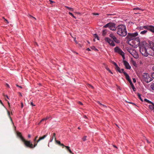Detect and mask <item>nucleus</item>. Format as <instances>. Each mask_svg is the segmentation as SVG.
I'll use <instances>...</instances> for the list:
<instances>
[{"instance_id": "f257e3e1", "label": "nucleus", "mask_w": 154, "mask_h": 154, "mask_svg": "<svg viewBox=\"0 0 154 154\" xmlns=\"http://www.w3.org/2000/svg\"><path fill=\"white\" fill-rule=\"evenodd\" d=\"M149 47H147L146 42H143L140 46V51L142 55L146 57L150 55L154 56V43L151 42Z\"/></svg>"}, {"instance_id": "f03ea898", "label": "nucleus", "mask_w": 154, "mask_h": 154, "mask_svg": "<svg viewBox=\"0 0 154 154\" xmlns=\"http://www.w3.org/2000/svg\"><path fill=\"white\" fill-rule=\"evenodd\" d=\"M117 33L119 36H125L127 34L126 26L123 25H120L116 27Z\"/></svg>"}, {"instance_id": "7ed1b4c3", "label": "nucleus", "mask_w": 154, "mask_h": 154, "mask_svg": "<svg viewBox=\"0 0 154 154\" xmlns=\"http://www.w3.org/2000/svg\"><path fill=\"white\" fill-rule=\"evenodd\" d=\"M138 35V33L136 32L134 33H129L128 34L127 38L128 40V43H130L131 42L135 39V37Z\"/></svg>"}, {"instance_id": "20e7f679", "label": "nucleus", "mask_w": 154, "mask_h": 154, "mask_svg": "<svg viewBox=\"0 0 154 154\" xmlns=\"http://www.w3.org/2000/svg\"><path fill=\"white\" fill-rule=\"evenodd\" d=\"M116 24L112 22H110L106 24L103 26V27L107 28L108 27L111 30L115 31L116 29Z\"/></svg>"}, {"instance_id": "39448f33", "label": "nucleus", "mask_w": 154, "mask_h": 154, "mask_svg": "<svg viewBox=\"0 0 154 154\" xmlns=\"http://www.w3.org/2000/svg\"><path fill=\"white\" fill-rule=\"evenodd\" d=\"M143 76L145 81L147 83L149 82L152 80V78L149 77V74L147 73H144Z\"/></svg>"}, {"instance_id": "423d86ee", "label": "nucleus", "mask_w": 154, "mask_h": 154, "mask_svg": "<svg viewBox=\"0 0 154 154\" xmlns=\"http://www.w3.org/2000/svg\"><path fill=\"white\" fill-rule=\"evenodd\" d=\"M22 141L24 143V144L27 147H29L31 149H33L34 148L33 144L32 143H31L30 141H27L24 139Z\"/></svg>"}, {"instance_id": "0eeeda50", "label": "nucleus", "mask_w": 154, "mask_h": 154, "mask_svg": "<svg viewBox=\"0 0 154 154\" xmlns=\"http://www.w3.org/2000/svg\"><path fill=\"white\" fill-rule=\"evenodd\" d=\"M144 29L149 30L154 33V26L152 25L144 26Z\"/></svg>"}, {"instance_id": "6e6552de", "label": "nucleus", "mask_w": 154, "mask_h": 154, "mask_svg": "<svg viewBox=\"0 0 154 154\" xmlns=\"http://www.w3.org/2000/svg\"><path fill=\"white\" fill-rule=\"evenodd\" d=\"M140 38L139 37H137V38H135L134 39L133 41H131V42L132 43H133V44L135 45V43H134L135 41H136L137 42L136 45V46H137V45H138V46H139V47L140 48V46L141 45V44L143 42H142L141 43V44L140 45Z\"/></svg>"}, {"instance_id": "1a4fd4ad", "label": "nucleus", "mask_w": 154, "mask_h": 154, "mask_svg": "<svg viewBox=\"0 0 154 154\" xmlns=\"http://www.w3.org/2000/svg\"><path fill=\"white\" fill-rule=\"evenodd\" d=\"M105 40L106 42H107L110 45L114 46L115 45V43L113 41L111 40L109 38L106 37L105 38Z\"/></svg>"}, {"instance_id": "9d476101", "label": "nucleus", "mask_w": 154, "mask_h": 154, "mask_svg": "<svg viewBox=\"0 0 154 154\" xmlns=\"http://www.w3.org/2000/svg\"><path fill=\"white\" fill-rule=\"evenodd\" d=\"M114 51L115 52L119 53L121 55L124 53L118 47H116L114 48Z\"/></svg>"}, {"instance_id": "9b49d317", "label": "nucleus", "mask_w": 154, "mask_h": 154, "mask_svg": "<svg viewBox=\"0 0 154 154\" xmlns=\"http://www.w3.org/2000/svg\"><path fill=\"white\" fill-rule=\"evenodd\" d=\"M123 63L126 69H131V67L129 65V63L127 61L123 60Z\"/></svg>"}, {"instance_id": "f8f14e48", "label": "nucleus", "mask_w": 154, "mask_h": 154, "mask_svg": "<svg viewBox=\"0 0 154 154\" xmlns=\"http://www.w3.org/2000/svg\"><path fill=\"white\" fill-rule=\"evenodd\" d=\"M109 37L111 38L113 40V41H115L116 42H118L117 38L113 34H110L109 35Z\"/></svg>"}, {"instance_id": "ddd939ff", "label": "nucleus", "mask_w": 154, "mask_h": 154, "mask_svg": "<svg viewBox=\"0 0 154 154\" xmlns=\"http://www.w3.org/2000/svg\"><path fill=\"white\" fill-rule=\"evenodd\" d=\"M17 136L19 137L21 140L22 141L24 139V138L22 136V134L20 132H17Z\"/></svg>"}, {"instance_id": "4468645a", "label": "nucleus", "mask_w": 154, "mask_h": 154, "mask_svg": "<svg viewBox=\"0 0 154 154\" xmlns=\"http://www.w3.org/2000/svg\"><path fill=\"white\" fill-rule=\"evenodd\" d=\"M150 104H151L149 105V107L150 109L152 110H153L154 112V103L152 102V103Z\"/></svg>"}, {"instance_id": "2eb2a0df", "label": "nucleus", "mask_w": 154, "mask_h": 154, "mask_svg": "<svg viewBox=\"0 0 154 154\" xmlns=\"http://www.w3.org/2000/svg\"><path fill=\"white\" fill-rule=\"evenodd\" d=\"M38 136H36L35 139H34V145L33 146H34V147H35L37 145V143L38 142H37V139L38 138Z\"/></svg>"}, {"instance_id": "dca6fc26", "label": "nucleus", "mask_w": 154, "mask_h": 154, "mask_svg": "<svg viewBox=\"0 0 154 154\" xmlns=\"http://www.w3.org/2000/svg\"><path fill=\"white\" fill-rule=\"evenodd\" d=\"M48 134H46L45 135L42 137H39V139L37 140V142H39L41 140L44 139L47 136Z\"/></svg>"}, {"instance_id": "f3484780", "label": "nucleus", "mask_w": 154, "mask_h": 154, "mask_svg": "<svg viewBox=\"0 0 154 154\" xmlns=\"http://www.w3.org/2000/svg\"><path fill=\"white\" fill-rule=\"evenodd\" d=\"M54 139L55 140H56V134L54 133L53 134V135L52 136L51 138L50 139V142H51Z\"/></svg>"}, {"instance_id": "a211bd4d", "label": "nucleus", "mask_w": 154, "mask_h": 154, "mask_svg": "<svg viewBox=\"0 0 154 154\" xmlns=\"http://www.w3.org/2000/svg\"><path fill=\"white\" fill-rule=\"evenodd\" d=\"M124 74L125 76L126 79L128 80H129L130 79V77L128 74L126 72H124Z\"/></svg>"}, {"instance_id": "6ab92c4d", "label": "nucleus", "mask_w": 154, "mask_h": 154, "mask_svg": "<svg viewBox=\"0 0 154 154\" xmlns=\"http://www.w3.org/2000/svg\"><path fill=\"white\" fill-rule=\"evenodd\" d=\"M115 69L117 71H118L119 72L122 73V72L120 70V68L118 66L115 67Z\"/></svg>"}, {"instance_id": "aec40b11", "label": "nucleus", "mask_w": 154, "mask_h": 154, "mask_svg": "<svg viewBox=\"0 0 154 154\" xmlns=\"http://www.w3.org/2000/svg\"><path fill=\"white\" fill-rule=\"evenodd\" d=\"M65 147L66 148V149H67V150H68L70 153L71 154H73L71 150L70 149L69 147L68 146H65Z\"/></svg>"}, {"instance_id": "412c9836", "label": "nucleus", "mask_w": 154, "mask_h": 154, "mask_svg": "<svg viewBox=\"0 0 154 154\" xmlns=\"http://www.w3.org/2000/svg\"><path fill=\"white\" fill-rule=\"evenodd\" d=\"M65 147L66 148V149H67V150H68L70 153L71 154H73L71 150L70 149L69 147L68 146H65Z\"/></svg>"}, {"instance_id": "4be33fe9", "label": "nucleus", "mask_w": 154, "mask_h": 154, "mask_svg": "<svg viewBox=\"0 0 154 154\" xmlns=\"http://www.w3.org/2000/svg\"><path fill=\"white\" fill-rule=\"evenodd\" d=\"M147 32V30H144L140 32V34L142 35H145Z\"/></svg>"}, {"instance_id": "5701e85b", "label": "nucleus", "mask_w": 154, "mask_h": 154, "mask_svg": "<svg viewBox=\"0 0 154 154\" xmlns=\"http://www.w3.org/2000/svg\"><path fill=\"white\" fill-rule=\"evenodd\" d=\"M106 33H107V32H106V29H105V30H103V33H102L103 35V36H105L106 34Z\"/></svg>"}, {"instance_id": "b1692460", "label": "nucleus", "mask_w": 154, "mask_h": 154, "mask_svg": "<svg viewBox=\"0 0 154 154\" xmlns=\"http://www.w3.org/2000/svg\"><path fill=\"white\" fill-rule=\"evenodd\" d=\"M144 100L145 101H146V102L148 103H150V104L152 103V102L151 101H150L149 100L147 99H145Z\"/></svg>"}, {"instance_id": "393cba45", "label": "nucleus", "mask_w": 154, "mask_h": 154, "mask_svg": "<svg viewBox=\"0 0 154 154\" xmlns=\"http://www.w3.org/2000/svg\"><path fill=\"white\" fill-rule=\"evenodd\" d=\"M65 7L66 8H67L68 9H69V10L71 11H73V8H69V7L67 6H65Z\"/></svg>"}, {"instance_id": "a878e982", "label": "nucleus", "mask_w": 154, "mask_h": 154, "mask_svg": "<svg viewBox=\"0 0 154 154\" xmlns=\"http://www.w3.org/2000/svg\"><path fill=\"white\" fill-rule=\"evenodd\" d=\"M141 94H138V96L139 97V98L141 100V101H143V100L141 98Z\"/></svg>"}, {"instance_id": "bb28decb", "label": "nucleus", "mask_w": 154, "mask_h": 154, "mask_svg": "<svg viewBox=\"0 0 154 154\" xmlns=\"http://www.w3.org/2000/svg\"><path fill=\"white\" fill-rule=\"evenodd\" d=\"M94 35L95 38H97L98 40H99V38L97 34H94Z\"/></svg>"}, {"instance_id": "cd10ccee", "label": "nucleus", "mask_w": 154, "mask_h": 154, "mask_svg": "<svg viewBox=\"0 0 154 154\" xmlns=\"http://www.w3.org/2000/svg\"><path fill=\"white\" fill-rule=\"evenodd\" d=\"M69 14L70 15H71V16H72L73 17H74V18H75V19H76V17L73 15L70 12H69Z\"/></svg>"}, {"instance_id": "c85d7f7f", "label": "nucleus", "mask_w": 154, "mask_h": 154, "mask_svg": "<svg viewBox=\"0 0 154 154\" xmlns=\"http://www.w3.org/2000/svg\"><path fill=\"white\" fill-rule=\"evenodd\" d=\"M150 87L152 90H154V83L151 85Z\"/></svg>"}, {"instance_id": "c756f323", "label": "nucleus", "mask_w": 154, "mask_h": 154, "mask_svg": "<svg viewBox=\"0 0 154 154\" xmlns=\"http://www.w3.org/2000/svg\"><path fill=\"white\" fill-rule=\"evenodd\" d=\"M139 29L141 30H143L144 29V26H140L139 27Z\"/></svg>"}, {"instance_id": "7c9ffc66", "label": "nucleus", "mask_w": 154, "mask_h": 154, "mask_svg": "<svg viewBox=\"0 0 154 154\" xmlns=\"http://www.w3.org/2000/svg\"><path fill=\"white\" fill-rule=\"evenodd\" d=\"M56 143L58 144L59 145L61 143L60 141L57 140H55Z\"/></svg>"}, {"instance_id": "2f4dec72", "label": "nucleus", "mask_w": 154, "mask_h": 154, "mask_svg": "<svg viewBox=\"0 0 154 154\" xmlns=\"http://www.w3.org/2000/svg\"><path fill=\"white\" fill-rule=\"evenodd\" d=\"M87 137L86 136H85L83 138H82V140L83 141H85L86 140V138Z\"/></svg>"}, {"instance_id": "473e14b6", "label": "nucleus", "mask_w": 154, "mask_h": 154, "mask_svg": "<svg viewBox=\"0 0 154 154\" xmlns=\"http://www.w3.org/2000/svg\"><path fill=\"white\" fill-rule=\"evenodd\" d=\"M106 69L109 72H110V73H111L112 74H113L112 72L111 71V70H110V69H109V68H106Z\"/></svg>"}, {"instance_id": "72a5a7b5", "label": "nucleus", "mask_w": 154, "mask_h": 154, "mask_svg": "<svg viewBox=\"0 0 154 154\" xmlns=\"http://www.w3.org/2000/svg\"><path fill=\"white\" fill-rule=\"evenodd\" d=\"M8 115H9V118H10V120H11V121L12 122V119H11V117L10 116V112H9L8 111Z\"/></svg>"}, {"instance_id": "f704fd0d", "label": "nucleus", "mask_w": 154, "mask_h": 154, "mask_svg": "<svg viewBox=\"0 0 154 154\" xmlns=\"http://www.w3.org/2000/svg\"><path fill=\"white\" fill-rule=\"evenodd\" d=\"M124 54H125L124 53H123V54H122L121 55L122 56L123 60H124L125 58V56H124Z\"/></svg>"}, {"instance_id": "c9c22d12", "label": "nucleus", "mask_w": 154, "mask_h": 154, "mask_svg": "<svg viewBox=\"0 0 154 154\" xmlns=\"http://www.w3.org/2000/svg\"><path fill=\"white\" fill-rule=\"evenodd\" d=\"M112 63L115 66V67H116L117 66H118V65L116 64V63L115 62H112Z\"/></svg>"}, {"instance_id": "e433bc0d", "label": "nucleus", "mask_w": 154, "mask_h": 154, "mask_svg": "<svg viewBox=\"0 0 154 154\" xmlns=\"http://www.w3.org/2000/svg\"><path fill=\"white\" fill-rule=\"evenodd\" d=\"M132 63H133V65L134 66H136V62L134 61H133V62H132Z\"/></svg>"}, {"instance_id": "4c0bfd02", "label": "nucleus", "mask_w": 154, "mask_h": 154, "mask_svg": "<svg viewBox=\"0 0 154 154\" xmlns=\"http://www.w3.org/2000/svg\"><path fill=\"white\" fill-rule=\"evenodd\" d=\"M45 120H46L45 119V118H44V119H42V120L39 123V124L41 123V122H42V121H45Z\"/></svg>"}, {"instance_id": "58836bf2", "label": "nucleus", "mask_w": 154, "mask_h": 154, "mask_svg": "<svg viewBox=\"0 0 154 154\" xmlns=\"http://www.w3.org/2000/svg\"><path fill=\"white\" fill-rule=\"evenodd\" d=\"M134 10H141V9L139 8H134Z\"/></svg>"}, {"instance_id": "ea45409f", "label": "nucleus", "mask_w": 154, "mask_h": 154, "mask_svg": "<svg viewBox=\"0 0 154 154\" xmlns=\"http://www.w3.org/2000/svg\"><path fill=\"white\" fill-rule=\"evenodd\" d=\"M133 90V91H136V88H135L134 86V87H133L132 88Z\"/></svg>"}, {"instance_id": "a19ab883", "label": "nucleus", "mask_w": 154, "mask_h": 154, "mask_svg": "<svg viewBox=\"0 0 154 154\" xmlns=\"http://www.w3.org/2000/svg\"><path fill=\"white\" fill-rule=\"evenodd\" d=\"M59 145L61 146H63V147H65V146L63 144L61 143L60 144V145Z\"/></svg>"}, {"instance_id": "79ce46f5", "label": "nucleus", "mask_w": 154, "mask_h": 154, "mask_svg": "<svg viewBox=\"0 0 154 154\" xmlns=\"http://www.w3.org/2000/svg\"><path fill=\"white\" fill-rule=\"evenodd\" d=\"M78 103L79 104H80V105H83L82 103L80 101H79L78 102Z\"/></svg>"}, {"instance_id": "37998d69", "label": "nucleus", "mask_w": 154, "mask_h": 154, "mask_svg": "<svg viewBox=\"0 0 154 154\" xmlns=\"http://www.w3.org/2000/svg\"><path fill=\"white\" fill-rule=\"evenodd\" d=\"M120 70H121V71H122V73H124V72H124V69H120Z\"/></svg>"}, {"instance_id": "c03bdc74", "label": "nucleus", "mask_w": 154, "mask_h": 154, "mask_svg": "<svg viewBox=\"0 0 154 154\" xmlns=\"http://www.w3.org/2000/svg\"><path fill=\"white\" fill-rule=\"evenodd\" d=\"M152 77L154 79V72H153L152 74Z\"/></svg>"}, {"instance_id": "a18cd8bd", "label": "nucleus", "mask_w": 154, "mask_h": 154, "mask_svg": "<svg viewBox=\"0 0 154 154\" xmlns=\"http://www.w3.org/2000/svg\"><path fill=\"white\" fill-rule=\"evenodd\" d=\"M129 82L130 84H131V83H132V82H131V79H129V80L128 81Z\"/></svg>"}, {"instance_id": "49530a36", "label": "nucleus", "mask_w": 154, "mask_h": 154, "mask_svg": "<svg viewBox=\"0 0 154 154\" xmlns=\"http://www.w3.org/2000/svg\"><path fill=\"white\" fill-rule=\"evenodd\" d=\"M133 80L134 82L135 83L136 82V80L135 78H133Z\"/></svg>"}, {"instance_id": "de8ad7c7", "label": "nucleus", "mask_w": 154, "mask_h": 154, "mask_svg": "<svg viewBox=\"0 0 154 154\" xmlns=\"http://www.w3.org/2000/svg\"><path fill=\"white\" fill-rule=\"evenodd\" d=\"M31 105L32 106H35V105H34L32 102L31 103Z\"/></svg>"}, {"instance_id": "09e8293b", "label": "nucleus", "mask_w": 154, "mask_h": 154, "mask_svg": "<svg viewBox=\"0 0 154 154\" xmlns=\"http://www.w3.org/2000/svg\"><path fill=\"white\" fill-rule=\"evenodd\" d=\"M21 108H22L23 106V104L22 102H21Z\"/></svg>"}, {"instance_id": "8fccbe9b", "label": "nucleus", "mask_w": 154, "mask_h": 154, "mask_svg": "<svg viewBox=\"0 0 154 154\" xmlns=\"http://www.w3.org/2000/svg\"><path fill=\"white\" fill-rule=\"evenodd\" d=\"M3 18L4 19H5V20L7 22V23H8L9 22L7 20L5 19L4 17H3Z\"/></svg>"}, {"instance_id": "3c124183", "label": "nucleus", "mask_w": 154, "mask_h": 154, "mask_svg": "<svg viewBox=\"0 0 154 154\" xmlns=\"http://www.w3.org/2000/svg\"><path fill=\"white\" fill-rule=\"evenodd\" d=\"M131 87H134V85L132 83H131V84H130Z\"/></svg>"}, {"instance_id": "603ef678", "label": "nucleus", "mask_w": 154, "mask_h": 154, "mask_svg": "<svg viewBox=\"0 0 154 154\" xmlns=\"http://www.w3.org/2000/svg\"><path fill=\"white\" fill-rule=\"evenodd\" d=\"M16 86H17V87H19V88H22V87L21 86H19V85H16Z\"/></svg>"}, {"instance_id": "864d4df0", "label": "nucleus", "mask_w": 154, "mask_h": 154, "mask_svg": "<svg viewBox=\"0 0 154 154\" xmlns=\"http://www.w3.org/2000/svg\"><path fill=\"white\" fill-rule=\"evenodd\" d=\"M102 106L103 107H104V108H106V106L104 105L103 104Z\"/></svg>"}, {"instance_id": "5fc2aeb1", "label": "nucleus", "mask_w": 154, "mask_h": 154, "mask_svg": "<svg viewBox=\"0 0 154 154\" xmlns=\"http://www.w3.org/2000/svg\"><path fill=\"white\" fill-rule=\"evenodd\" d=\"M28 17H29L30 18H32V17H33V16H32L31 15H29V16H28Z\"/></svg>"}, {"instance_id": "6e6d98bb", "label": "nucleus", "mask_w": 154, "mask_h": 154, "mask_svg": "<svg viewBox=\"0 0 154 154\" xmlns=\"http://www.w3.org/2000/svg\"><path fill=\"white\" fill-rule=\"evenodd\" d=\"M49 118V117H47L45 118V119L46 120H47Z\"/></svg>"}, {"instance_id": "4d7b16f0", "label": "nucleus", "mask_w": 154, "mask_h": 154, "mask_svg": "<svg viewBox=\"0 0 154 154\" xmlns=\"http://www.w3.org/2000/svg\"><path fill=\"white\" fill-rule=\"evenodd\" d=\"M89 86L91 87L92 88H94L91 85H89Z\"/></svg>"}, {"instance_id": "13d9d810", "label": "nucleus", "mask_w": 154, "mask_h": 154, "mask_svg": "<svg viewBox=\"0 0 154 154\" xmlns=\"http://www.w3.org/2000/svg\"><path fill=\"white\" fill-rule=\"evenodd\" d=\"M93 14L94 15H98V14L97 13H93Z\"/></svg>"}, {"instance_id": "bf43d9fd", "label": "nucleus", "mask_w": 154, "mask_h": 154, "mask_svg": "<svg viewBox=\"0 0 154 154\" xmlns=\"http://www.w3.org/2000/svg\"><path fill=\"white\" fill-rule=\"evenodd\" d=\"M128 103H130L132 104H133V105H135V104H134V103H131V102H128Z\"/></svg>"}, {"instance_id": "052dcab7", "label": "nucleus", "mask_w": 154, "mask_h": 154, "mask_svg": "<svg viewBox=\"0 0 154 154\" xmlns=\"http://www.w3.org/2000/svg\"><path fill=\"white\" fill-rule=\"evenodd\" d=\"M28 137H29V138H30L31 137V135L30 134H29L28 135Z\"/></svg>"}, {"instance_id": "680f3d73", "label": "nucleus", "mask_w": 154, "mask_h": 154, "mask_svg": "<svg viewBox=\"0 0 154 154\" xmlns=\"http://www.w3.org/2000/svg\"><path fill=\"white\" fill-rule=\"evenodd\" d=\"M50 3L52 4L54 2L50 0Z\"/></svg>"}, {"instance_id": "e2e57ef3", "label": "nucleus", "mask_w": 154, "mask_h": 154, "mask_svg": "<svg viewBox=\"0 0 154 154\" xmlns=\"http://www.w3.org/2000/svg\"><path fill=\"white\" fill-rule=\"evenodd\" d=\"M87 50L89 51H90V49L89 48H88L87 49Z\"/></svg>"}, {"instance_id": "0e129e2a", "label": "nucleus", "mask_w": 154, "mask_h": 154, "mask_svg": "<svg viewBox=\"0 0 154 154\" xmlns=\"http://www.w3.org/2000/svg\"><path fill=\"white\" fill-rule=\"evenodd\" d=\"M6 85L7 86V87H9V85H8V84H6Z\"/></svg>"}, {"instance_id": "69168bd1", "label": "nucleus", "mask_w": 154, "mask_h": 154, "mask_svg": "<svg viewBox=\"0 0 154 154\" xmlns=\"http://www.w3.org/2000/svg\"><path fill=\"white\" fill-rule=\"evenodd\" d=\"M83 117H84V118H87V117H86V116H83Z\"/></svg>"}, {"instance_id": "338daca9", "label": "nucleus", "mask_w": 154, "mask_h": 154, "mask_svg": "<svg viewBox=\"0 0 154 154\" xmlns=\"http://www.w3.org/2000/svg\"><path fill=\"white\" fill-rule=\"evenodd\" d=\"M113 146H114V147H115V148H117V147L116 146H115V145H113Z\"/></svg>"}, {"instance_id": "774afa93", "label": "nucleus", "mask_w": 154, "mask_h": 154, "mask_svg": "<svg viewBox=\"0 0 154 154\" xmlns=\"http://www.w3.org/2000/svg\"><path fill=\"white\" fill-rule=\"evenodd\" d=\"M152 70L154 71V66H153L152 67Z\"/></svg>"}]
</instances>
